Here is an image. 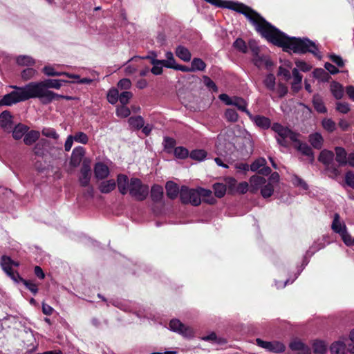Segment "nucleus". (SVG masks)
I'll use <instances>...</instances> for the list:
<instances>
[{
  "label": "nucleus",
  "instance_id": "41",
  "mask_svg": "<svg viewBox=\"0 0 354 354\" xmlns=\"http://www.w3.org/2000/svg\"><path fill=\"white\" fill-rule=\"evenodd\" d=\"M213 189L215 196L217 198H222L225 196L226 192V186L223 183H215L213 185Z\"/></svg>",
  "mask_w": 354,
  "mask_h": 354
},
{
  "label": "nucleus",
  "instance_id": "62",
  "mask_svg": "<svg viewBox=\"0 0 354 354\" xmlns=\"http://www.w3.org/2000/svg\"><path fill=\"white\" fill-rule=\"evenodd\" d=\"M295 65L297 68L304 72H308L310 71L312 68L310 64L302 60H296Z\"/></svg>",
  "mask_w": 354,
  "mask_h": 354
},
{
  "label": "nucleus",
  "instance_id": "9",
  "mask_svg": "<svg viewBox=\"0 0 354 354\" xmlns=\"http://www.w3.org/2000/svg\"><path fill=\"white\" fill-rule=\"evenodd\" d=\"M339 218L340 217L339 214L335 213L334 215L331 228L335 232L339 234L341 236L343 241L344 239H346V236L347 237L348 236V233L347 232L346 225L344 223L342 224L340 223Z\"/></svg>",
  "mask_w": 354,
  "mask_h": 354
},
{
  "label": "nucleus",
  "instance_id": "52",
  "mask_svg": "<svg viewBox=\"0 0 354 354\" xmlns=\"http://www.w3.org/2000/svg\"><path fill=\"white\" fill-rule=\"evenodd\" d=\"M108 102L112 104H115L119 100V92L117 89H111L107 94Z\"/></svg>",
  "mask_w": 354,
  "mask_h": 354
},
{
  "label": "nucleus",
  "instance_id": "38",
  "mask_svg": "<svg viewBox=\"0 0 354 354\" xmlns=\"http://www.w3.org/2000/svg\"><path fill=\"white\" fill-rule=\"evenodd\" d=\"M207 152L203 149H194L189 153V157L195 160H203L207 156Z\"/></svg>",
  "mask_w": 354,
  "mask_h": 354
},
{
  "label": "nucleus",
  "instance_id": "30",
  "mask_svg": "<svg viewBox=\"0 0 354 354\" xmlns=\"http://www.w3.org/2000/svg\"><path fill=\"white\" fill-rule=\"evenodd\" d=\"M330 91L333 95L337 99L339 100L343 97L344 88L341 84L337 82L333 81L330 84Z\"/></svg>",
  "mask_w": 354,
  "mask_h": 354
},
{
  "label": "nucleus",
  "instance_id": "27",
  "mask_svg": "<svg viewBox=\"0 0 354 354\" xmlns=\"http://www.w3.org/2000/svg\"><path fill=\"white\" fill-rule=\"evenodd\" d=\"M312 346L315 354H325L327 352V344L324 340H314Z\"/></svg>",
  "mask_w": 354,
  "mask_h": 354
},
{
  "label": "nucleus",
  "instance_id": "14",
  "mask_svg": "<svg viewBox=\"0 0 354 354\" xmlns=\"http://www.w3.org/2000/svg\"><path fill=\"white\" fill-rule=\"evenodd\" d=\"M167 196L171 200H175L178 196H180V188L177 183L174 181H168L165 185Z\"/></svg>",
  "mask_w": 354,
  "mask_h": 354
},
{
  "label": "nucleus",
  "instance_id": "40",
  "mask_svg": "<svg viewBox=\"0 0 354 354\" xmlns=\"http://www.w3.org/2000/svg\"><path fill=\"white\" fill-rule=\"evenodd\" d=\"M42 73L48 77H59L62 76L63 72H58L55 71L54 67L50 65H47L43 67L41 69Z\"/></svg>",
  "mask_w": 354,
  "mask_h": 354
},
{
  "label": "nucleus",
  "instance_id": "26",
  "mask_svg": "<svg viewBox=\"0 0 354 354\" xmlns=\"http://www.w3.org/2000/svg\"><path fill=\"white\" fill-rule=\"evenodd\" d=\"M309 142L315 149H321L323 146L324 139L320 133H315L309 136Z\"/></svg>",
  "mask_w": 354,
  "mask_h": 354
},
{
  "label": "nucleus",
  "instance_id": "10",
  "mask_svg": "<svg viewBox=\"0 0 354 354\" xmlns=\"http://www.w3.org/2000/svg\"><path fill=\"white\" fill-rule=\"evenodd\" d=\"M248 116L258 127L262 129H268L271 127L270 119L266 116L254 115L250 112L248 113Z\"/></svg>",
  "mask_w": 354,
  "mask_h": 354
},
{
  "label": "nucleus",
  "instance_id": "60",
  "mask_svg": "<svg viewBox=\"0 0 354 354\" xmlns=\"http://www.w3.org/2000/svg\"><path fill=\"white\" fill-rule=\"evenodd\" d=\"M6 274L16 283L22 282L24 279L17 271H14L13 270L6 273Z\"/></svg>",
  "mask_w": 354,
  "mask_h": 354
},
{
  "label": "nucleus",
  "instance_id": "61",
  "mask_svg": "<svg viewBox=\"0 0 354 354\" xmlns=\"http://www.w3.org/2000/svg\"><path fill=\"white\" fill-rule=\"evenodd\" d=\"M336 109L342 113H347L350 111V106L347 102H337L336 104Z\"/></svg>",
  "mask_w": 354,
  "mask_h": 354
},
{
  "label": "nucleus",
  "instance_id": "48",
  "mask_svg": "<svg viewBox=\"0 0 354 354\" xmlns=\"http://www.w3.org/2000/svg\"><path fill=\"white\" fill-rule=\"evenodd\" d=\"M73 139L77 142H80L84 145H86L88 142V136L82 131H78L75 133L74 136H73Z\"/></svg>",
  "mask_w": 354,
  "mask_h": 354
},
{
  "label": "nucleus",
  "instance_id": "43",
  "mask_svg": "<svg viewBox=\"0 0 354 354\" xmlns=\"http://www.w3.org/2000/svg\"><path fill=\"white\" fill-rule=\"evenodd\" d=\"M273 192L274 186L271 183H268L264 185L261 189V194L265 198L270 197L272 195Z\"/></svg>",
  "mask_w": 354,
  "mask_h": 354
},
{
  "label": "nucleus",
  "instance_id": "44",
  "mask_svg": "<svg viewBox=\"0 0 354 354\" xmlns=\"http://www.w3.org/2000/svg\"><path fill=\"white\" fill-rule=\"evenodd\" d=\"M225 118L230 122H236L239 119V115L235 109H227L225 112Z\"/></svg>",
  "mask_w": 354,
  "mask_h": 354
},
{
  "label": "nucleus",
  "instance_id": "50",
  "mask_svg": "<svg viewBox=\"0 0 354 354\" xmlns=\"http://www.w3.org/2000/svg\"><path fill=\"white\" fill-rule=\"evenodd\" d=\"M176 144V140L170 137H165L163 140L164 148L167 152H170L171 149H174Z\"/></svg>",
  "mask_w": 354,
  "mask_h": 354
},
{
  "label": "nucleus",
  "instance_id": "59",
  "mask_svg": "<svg viewBox=\"0 0 354 354\" xmlns=\"http://www.w3.org/2000/svg\"><path fill=\"white\" fill-rule=\"evenodd\" d=\"M267 57L268 56L266 55H260L259 54L257 56L252 57V62L257 67L261 68L263 66L265 60L266 59Z\"/></svg>",
  "mask_w": 354,
  "mask_h": 354
},
{
  "label": "nucleus",
  "instance_id": "58",
  "mask_svg": "<svg viewBox=\"0 0 354 354\" xmlns=\"http://www.w3.org/2000/svg\"><path fill=\"white\" fill-rule=\"evenodd\" d=\"M116 113L118 116L127 118L130 115L131 111L128 107L122 104L120 107L117 108Z\"/></svg>",
  "mask_w": 354,
  "mask_h": 354
},
{
  "label": "nucleus",
  "instance_id": "34",
  "mask_svg": "<svg viewBox=\"0 0 354 354\" xmlns=\"http://www.w3.org/2000/svg\"><path fill=\"white\" fill-rule=\"evenodd\" d=\"M235 106L239 111L245 112L247 115L250 112L248 109V103L246 101L240 97H234V103L232 104Z\"/></svg>",
  "mask_w": 354,
  "mask_h": 354
},
{
  "label": "nucleus",
  "instance_id": "42",
  "mask_svg": "<svg viewBox=\"0 0 354 354\" xmlns=\"http://www.w3.org/2000/svg\"><path fill=\"white\" fill-rule=\"evenodd\" d=\"M174 156L179 159H185L189 156V151L184 147H177L174 149Z\"/></svg>",
  "mask_w": 354,
  "mask_h": 354
},
{
  "label": "nucleus",
  "instance_id": "19",
  "mask_svg": "<svg viewBox=\"0 0 354 354\" xmlns=\"http://www.w3.org/2000/svg\"><path fill=\"white\" fill-rule=\"evenodd\" d=\"M289 347L292 351H299L301 354H310V348L300 340L292 341Z\"/></svg>",
  "mask_w": 354,
  "mask_h": 354
},
{
  "label": "nucleus",
  "instance_id": "35",
  "mask_svg": "<svg viewBox=\"0 0 354 354\" xmlns=\"http://www.w3.org/2000/svg\"><path fill=\"white\" fill-rule=\"evenodd\" d=\"M191 66L193 68V72L196 71H203L206 68V64L202 59L195 57L192 61Z\"/></svg>",
  "mask_w": 354,
  "mask_h": 354
},
{
  "label": "nucleus",
  "instance_id": "2",
  "mask_svg": "<svg viewBox=\"0 0 354 354\" xmlns=\"http://www.w3.org/2000/svg\"><path fill=\"white\" fill-rule=\"evenodd\" d=\"M10 87L15 91L3 96L0 100V106H12L18 102L34 98L29 83L24 86L12 85Z\"/></svg>",
  "mask_w": 354,
  "mask_h": 354
},
{
  "label": "nucleus",
  "instance_id": "37",
  "mask_svg": "<svg viewBox=\"0 0 354 354\" xmlns=\"http://www.w3.org/2000/svg\"><path fill=\"white\" fill-rule=\"evenodd\" d=\"M201 339L205 342H214L218 344H224L227 342L224 338L218 337L214 332H212L210 334L203 337Z\"/></svg>",
  "mask_w": 354,
  "mask_h": 354
},
{
  "label": "nucleus",
  "instance_id": "1",
  "mask_svg": "<svg viewBox=\"0 0 354 354\" xmlns=\"http://www.w3.org/2000/svg\"><path fill=\"white\" fill-rule=\"evenodd\" d=\"M70 81L62 79H45L39 82H31L30 86L34 98H38L41 104H48L54 101L61 99L73 100L74 97L68 95H60L50 90V88L59 89L64 83H69Z\"/></svg>",
  "mask_w": 354,
  "mask_h": 354
},
{
  "label": "nucleus",
  "instance_id": "8",
  "mask_svg": "<svg viewBox=\"0 0 354 354\" xmlns=\"http://www.w3.org/2000/svg\"><path fill=\"white\" fill-rule=\"evenodd\" d=\"M145 58L149 59L151 60V64H161V65L167 68L174 69V68L177 65V64H176V60L174 59V55L171 51L166 53V59L160 60L154 57H151V56H147Z\"/></svg>",
  "mask_w": 354,
  "mask_h": 354
},
{
  "label": "nucleus",
  "instance_id": "49",
  "mask_svg": "<svg viewBox=\"0 0 354 354\" xmlns=\"http://www.w3.org/2000/svg\"><path fill=\"white\" fill-rule=\"evenodd\" d=\"M266 165V160L264 158H260L254 160L250 166L251 171H257L261 169L263 166Z\"/></svg>",
  "mask_w": 354,
  "mask_h": 354
},
{
  "label": "nucleus",
  "instance_id": "46",
  "mask_svg": "<svg viewBox=\"0 0 354 354\" xmlns=\"http://www.w3.org/2000/svg\"><path fill=\"white\" fill-rule=\"evenodd\" d=\"M339 167V166L336 165L334 162L326 165V170L329 173L328 176L332 178L338 176L340 174Z\"/></svg>",
  "mask_w": 354,
  "mask_h": 354
},
{
  "label": "nucleus",
  "instance_id": "39",
  "mask_svg": "<svg viewBox=\"0 0 354 354\" xmlns=\"http://www.w3.org/2000/svg\"><path fill=\"white\" fill-rule=\"evenodd\" d=\"M37 73V71L35 68L28 67L21 72V77L23 80L28 81L34 77Z\"/></svg>",
  "mask_w": 354,
  "mask_h": 354
},
{
  "label": "nucleus",
  "instance_id": "4",
  "mask_svg": "<svg viewBox=\"0 0 354 354\" xmlns=\"http://www.w3.org/2000/svg\"><path fill=\"white\" fill-rule=\"evenodd\" d=\"M180 201L183 205L191 204L193 206H199L202 202L200 198L199 187L194 189L186 185H182L180 192Z\"/></svg>",
  "mask_w": 354,
  "mask_h": 354
},
{
  "label": "nucleus",
  "instance_id": "11",
  "mask_svg": "<svg viewBox=\"0 0 354 354\" xmlns=\"http://www.w3.org/2000/svg\"><path fill=\"white\" fill-rule=\"evenodd\" d=\"M119 192L122 195H125L129 192L130 186V179L129 177L123 174H119L117 176V183Z\"/></svg>",
  "mask_w": 354,
  "mask_h": 354
},
{
  "label": "nucleus",
  "instance_id": "18",
  "mask_svg": "<svg viewBox=\"0 0 354 354\" xmlns=\"http://www.w3.org/2000/svg\"><path fill=\"white\" fill-rule=\"evenodd\" d=\"M163 194V188L161 185L155 184L151 187L150 196L153 203H160L162 200Z\"/></svg>",
  "mask_w": 354,
  "mask_h": 354
},
{
  "label": "nucleus",
  "instance_id": "53",
  "mask_svg": "<svg viewBox=\"0 0 354 354\" xmlns=\"http://www.w3.org/2000/svg\"><path fill=\"white\" fill-rule=\"evenodd\" d=\"M133 94L130 91H122L119 94V101L122 105H126L129 103V100L132 97Z\"/></svg>",
  "mask_w": 354,
  "mask_h": 354
},
{
  "label": "nucleus",
  "instance_id": "28",
  "mask_svg": "<svg viewBox=\"0 0 354 354\" xmlns=\"http://www.w3.org/2000/svg\"><path fill=\"white\" fill-rule=\"evenodd\" d=\"M39 132L35 130L27 131L24 138L25 145L30 146L35 143L39 138Z\"/></svg>",
  "mask_w": 354,
  "mask_h": 354
},
{
  "label": "nucleus",
  "instance_id": "31",
  "mask_svg": "<svg viewBox=\"0 0 354 354\" xmlns=\"http://www.w3.org/2000/svg\"><path fill=\"white\" fill-rule=\"evenodd\" d=\"M129 124L135 129L139 130L142 129L145 124V121L142 117L138 116H132L129 118Z\"/></svg>",
  "mask_w": 354,
  "mask_h": 354
},
{
  "label": "nucleus",
  "instance_id": "55",
  "mask_svg": "<svg viewBox=\"0 0 354 354\" xmlns=\"http://www.w3.org/2000/svg\"><path fill=\"white\" fill-rule=\"evenodd\" d=\"M34 295L38 292L37 285L30 280L24 279L21 282Z\"/></svg>",
  "mask_w": 354,
  "mask_h": 354
},
{
  "label": "nucleus",
  "instance_id": "25",
  "mask_svg": "<svg viewBox=\"0 0 354 354\" xmlns=\"http://www.w3.org/2000/svg\"><path fill=\"white\" fill-rule=\"evenodd\" d=\"M28 127L19 123L16 125L12 131V137L15 140H20L28 131Z\"/></svg>",
  "mask_w": 354,
  "mask_h": 354
},
{
  "label": "nucleus",
  "instance_id": "23",
  "mask_svg": "<svg viewBox=\"0 0 354 354\" xmlns=\"http://www.w3.org/2000/svg\"><path fill=\"white\" fill-rule=\"evenodd\" d=\"M176 55L184 62H189L192 58V54L189 50L184 46L179 45L176 48Z\"/></svg>",
  "mask_w": 354,
  "mask_h": 354
},
{
  "label": "nucleus",
  "instance_id": "15",
  "mask_svg": "<svg viewBox=\"0 0 354 354\" xmlns=\"http://www.w3.org/2000/svg\"><path fill=\"white\" fill-rule=\"evenodd\" d=\"M346 340H347V339L344 337L342 340L339 339L332 343L330 346L331 354H345L346 349Z\"/></svg>",
  "mask_w": 354,
  "mask_h": 354
},
{
  "label": "nucleus",
  "instance_id": "5",
  "mask_svg": "<svg viewBox=\"0 0 354 354\" xmlns=\"http://www.w3.org/2000/svg\"><path fill=\"white\" fill-rule=\"evenodd\" d=\"M169 328L172 331L176 332L184 337H189L193 336L192 329L183 324L178 319H171L169 322Z\"/></svg>",
  "mask_w": 354,
  "mask_h": 354
},
{
  "label": "nucleus",
  "instance_id": "3",
  "mask_svg": "<svg viewBox=\"0 0 354 354\" xmlns=\"http://www.w3.org/2000/svg\"><path fill=\"white\" fill-rule=\"evenodd\" d=\"M129 194L136 201H143L149 196V187L147 184H144L140 178H131Z\"/></svg>",
  "mask_w": 354,
  "mask_h": 354
},
{
  "label": "nucleus",
  "instance_id": "47",
  "mask_svg": "<svg viewBox=\"0 0 354 354\" xmlns=\"http://www.w3.org/2000/svg\"><path fill=\"white\" fill-rule=\"evenodd\" d=\"M233 46L236 49L238 50L239 51L243 53H246L248 52V46L246 45V43L245 41L241 39V38H237L234 44H233Z\"/></svg>",
  "mask_w": 354,
  "mask_h": 354
},
{
  "label": "nucleus",
  "instance_id": "36",
  "mask_svg": "<svg viewBox=\"0 0 354 354\" xmlns=\"http://www.w3.org/2000/svg\"><path fill=\"white\" fill-rule=\"evenodd\" d=\"M265 86L270 91H273L275 89L276 78L272 73L266 75L263 80Z\"/></svg>",
  "mask_w": 354,
  "mask_h": 354
},
{
  "label": "nucleus",
  "instance_id": "12",
  "mask_svg": "<svg viewBox=\"0 0 354 354\" xmlns=\"http://www.w3.org/2000/svg\"><path fill=\"white\" fill-rule=\"evenodd\" d=\"M85 155V149L83 147H75L72 151L70 165L74 167L80 165L82 160L83 157Z\"/></svg>",
  "mask_w": 354,
  "mask_h": 354
},
{
  "label": "nucleus",
  "instance_id": "32",
  "mask_svg": "<svg viewBox=\"0 0 354 354\" xmlns=\"http://www.w3.org/2000/svg\"><path fill=\"white\" fill-rule=\"evenodd\" d=\"M12 259L7 255H2L0 259V266L2 270L8 273V272L13 270L12 268Z\"/></svg>",
  "mask_w": 354,
  "mask_h": 354
},
{
  "label": "nucleus",
  "instance_id": "17",
  "mask_svg": "<svg viewBox=\"0 0 354 354\" xmlns=\"http://www.w3.org/2000/svg\"><path fill=\"white\" fill-rule=\"evenodd\" d=\"M295 149L300 151L303 155L309 158L310 163L315 160L314 153L312 148L306 142L301 141L298 145H295Z\"/></svg>",
  "mask_w": 354,
  "mask_h": 354
},
{
  "label": "nucleus",
  "instance_id": "20",
  "mask_svg": "<svg viewBox=\"0 0 354 354\" xmlns=\"http://www.w3.org/2000/svg\"><path fill=\"white\" fill-rule=\"evenodd\" d=\"M200 198L205 203L214 205L216 203V199L213 196L212 192L210 189L199 187Z\"/></svg>",
  "mask_w": 354,
  "mask_h": 354
},
{
  "label": "nucleus",
  "instance_id": "57",
  "mask_svg": "<svg viewBox=\"0 0 354 354\" xmlns=\"http://www.w3.org/2000/svg\"><path fill=\"white\" fill-rule=\"evenodd\" d=\"M345 183L348 187L354 189V171H348L346 172Z\"/></svg>",
  "mask_w": 354,
  "mask_h": 354
},
{
  "label": "nucleus",
  "instance_id": "33",
  "mask_svg": "<svg viewBox=\"0 0 354 354\" xmlns=\"http://www.w3.org/2000/svg\"><path fill=\"white\" fill-rule=\"evenodd\" d=\"M17 64L20 66H31L35 65V59L28 55H19L17 57Z\"/></svg>",
  "mask_w": 354,
  "mask_h": 354
},
{
  "label": "nucleus",
  "instance_id": "54",
  "mask_svg": "<svg viewBox=\"0 0 354 354\" xmlns=\"http://www.w3.org/2000/svg\"><path fill=\"white\" fill-rule=\"evenodd\" d=\"M322 126L328 132H333L335 129V123L331 119H324L322 121Z\"/></svg>",
  "mask_w": 354,
  "mask_h": 354
},
{
  "label": "nucleus",
  "instance_id": "24",
  "mask_svg": "<svg viewBox=\"0 0 354 354\" xmlns=\"http://www.w3.org/2000/svg\"><path fill=\"white\" fill-rule=\"evenodd\" d=\"M334 153L332 151L324 149L318 157V160L325 166L333 162Z\"/></svg>",
  "mask_w": 354,
  "mask_h": 354
},
{
  "label": "nucleus",
  "instance_id": "51",
  "mask_svg": "<svg viewBox=\"0 0 354 354\" xmlns=\"http://www.w3.org/2000/svg\"><path fill=\"white\" fill-rule=\"evenodd\" d=\"M42 135L50 138L57 140L59 138V134L57 133L55 129L50 127L44 128L42 129Z\"/></svg>",
  "mask_w": 354,
  "mask_h": 354
},
{
  "label": "nucleus",
  "instance_id": "64",
  "mask_svg": "<svg viewBox=\"0 0 354 354\" xmlns=\"http://www.w3.org/2000/svg\"><path fill=\"white\" fill-rule=\"evenodd\" d=\"M118 86L120 89L127 90L131 86V82L128 78H123L118 83Z\"/></svg>",
  "mask_w": 354,
  "mask_h": 354
},
{
  "label": "nucleus",
  "instance_id": "22",
  "mask_svg": "<svg viewBox=\"0 0 354 354\" xmlns=\"http://www.w3.org/2000/svg\"><path fill=\"white\" fill-rule=\"evenodd\" d=\"M116 187V182L113 179L102 181L98 187L100 192L102 194H109Z\"/></svg>",
  "mask_w": 354,
  "mask_h": 354
},
{
  "label": "nucleus",
  "instance_id": "63",
  "mask_svg": "<svg viewBox=\"0 0 354 354\" xmlns=\"http://www.w3.org/2000/svg\"><path fill=\"white\" fill-rule=\"evenodd\" d=\"M314 75L317 78H321L323 80H327L329 75L322 68H316L314 71Z\"/></svg>",
  "mask_w": 354,
  "mask_h": 354
},
{
  "label": "nucleus",
  "instance_id": "56",
  "mask_svg": "<svg viewBox=\"0 0 354 354\" xmlns=\"http://www.w3.org/2000/svg\"><path fill=\"white\" fill-rule=\"evenodd\" d=\"M204 84L209 89L212 90L214 92L218 91V87L214 81L212 80L210 77L208 76L204 75L203 77Z\"/></svg>",
  "mask_w": 354,
  "mask_h": 354
},
{
  "label": "nucleus",
  "instance_id": "29",
  "mask_svg": "<svg viewBox=\"0 0 354 354\" xmlns=\"http://www.w3.org/2000/svg\"><path fill=\"white\" fill-rule=\"evenodd\" d=\"M313 105L314 109L319 113H326L327 112V109L322 99L318 95L313 96Z\"/></svg>",
  "mask_w": 354,
  "mask_h": 354
},
{
  "label": "nucleus",
  "instance_id": "13",
  "mask_svg": "<svg viewBox=\"0 0 354 354\" xmlns=\"http://www.w3.org/2000/svg\"><path fill=\"white\" fill-rule=\"evenodd\" d=\"M110 174L109 167L103 162H98L94 166V175L97 180L106 178Z\"/></svg>",
  "mask_w": 354,
  "mask_h": 354
},
{
  "label": "nucleus",
  "instance_id": "21",
  "mask_svg": "<svg viewBox=\"0 0 354 354\" xmlns=\"http://www.w3.org/2000/svg\"><path fill=\"white\" fill-rule=\"evenodd\" d=\"M335 160L339 166L342 167L347 165V153L344 148L342 147H335Z\"/></svg>",
  "mask_w": 354,
  "mask_h": 354
},
{
  "label": "nucleus",
  "instance_id": "16",
  "mask_svg": "<svg viewBox=\"0 0 354 354\" xmlns=\"http://www.w3.org/2000/svg\"><path fill=\"white\" fill-rule=\"evenodd\" d=\"M12 115L9 111H4L0 114V126L4 130H10L12 127Z\"/></svg>",
  "mask_w": 354,
  "mask_h": 354
},
{
  "label": "nucleus",
  "instance_id": "6",
  "mask_svg": "<svg viewBox=\"0 0 354 354\" xmlns=\"http://www.w3.org/2000/svg\"><path fill=\"white\" fill-rule=\"evenodd\" d=\"M256 342L259 346L266 348L270 352L279 353H283L286 349L284 344L279 342H267L260 338H257Z\"/></svg>",
  "mask_w": 354,
  "mask_h": 354
},
{
  "label": "nucleus",
  "instance_id": "45",
  "mask_svg": "<svg viewBox=\"0 0 354 354\" xmlns=\"http://www.w3.org/2000/svg\"><path fill=\"white\" fill-rule=\"evenodd\" d=\"M266 182V180L264 177L258 175H254L250 178L251 185L255 187L256 189H257L259 186L264 185Z\"/></svg>",
  "mask_w": 354,
  "mask_h": 354
},
{
  "label": "nucleus",
  "instance_id": "7",
  "mask_svg": "<svg viewBox=\"0 0 354 354\" xmlns=\"http://www.w3.org/2000/svg\"><path fill=\"white\" fill-rule=\"evenodd\" d=\"M91 177V169L89 162L84 160L80 169V176L79 177L80 185L83 187H88L90 184Z\"/></svg>",
  "mask_w": 354,
  "mask_h": 354
}]
</instances>
